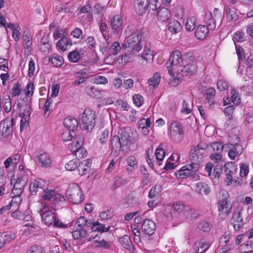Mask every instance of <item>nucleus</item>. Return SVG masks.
<instances>
[{"label": "nucleus", "instance_id": "nucleus-45", "mask_svg": "<svg viewBox=\"0 0 253 253\" xmlns=\"http://www.w3.org/2000/svg\"><path fill=\"white\" fill-rule=\"evenodd\" d=\"M81 58L80 53L77 50L70 52L68 55V60L73 63L77 62Z\"/></svg>", "mask_w": 253, "mask_h": 253}, {"label": "nucleus", "instance_id": "nucleus-49", "mask_svg": "<svg viewBox=\"0 0 253 253\" xmlns=\"http://www.w3.org/2000/svg\"><path fill=\"white\" fill-rule=\"evenodd\" d=\"M99 27L100 32H101L103 37L105 38V40L107 41L106 37V33L108 30V26L107 23L104 21L101 18L100 20L99 23Z\"/></svg>", "mask_w": 253, "mask_h": 253}, {"label": "nucleus", "instance_id": "nucleus-21", "mask_svg": "<svg viewBox=\"0 0 253 253\" xmlns=\"http://www.w3.org/2000/svg\"><path fill=\"white\" fill-rule=\"evenodd\" d=\"M231 222L235 230L238 231L243 226V219L241 217L240 212L234 211Z\"/></svg>", "mask_w": 253, "mask_h": 253}, {"label": "nucleus", "instance_id": "nucleus-37", "mask_svg": "<svg viewBox=\"0 0 253 253\" xmlns=\"http://www.w3.org/2000/svg\"><path fill=\"white\" fill-rule=\"evenodd\" d=\"M161 76L158 73H155L153 77L148 80L149 85L153 86L154 88L157 87L160 84Z\"/></svg>", "mask_w": 253, "mask_h": 253}, {"label": "nucleus", "instance_id": "nucleus-50", "mask_svg": "<svg viewBox=\"0 0 253 253\" xmlns=\"http://www.w3.org/2000/svg\"><path fill=\"white\" fill-rule=\"evenodd\" d=\"M79 164L78 159H74L70 161L65 165V168L67 170L72 171L76 169Z\"/></svg>", "mask_w": 253, "mask_h": 253}, {"label": "nucleus", "instance_id": "nucleus-40", "mask_svg": "<svg viewBox=\"0 0 253 253\" xmlns=\"http://www.w3.org/2000/svg\"><path fill=\"white\" fill-rule=\"evenodd\" d=\"M83 143V140L82 138H76L74 139V141L72 143V144L69 146V149L71 152L74 154V153L77 151V149H78V146H82Z\"/></svg>", "mask_w": 253, "mask_h": 253}, {"label": "nucleus", "instance_id": "nucleus-61", "mask_svg": "<svg viewBox=\"0 0 253 253\" xmlns=\"http://www.w3.org/2000/svg\"><path fill=\"white\" fill-rule=\"evenodd\" d=\"M65 201V198L63 195L59 193L55 192V194L53 197V204L54 206L60 205V203L64 202Z\"/></svg>", "mask_w": 253, "mask_h": 253}, {"label": "nucleus", "instance_id": "nucleus-36", "mask_svg": "<svg viewBox=\"0 0 253 253\" xmlns=\"http://www.w3.org/2000/svg\"><path fill=\"white\" fill-rule=\"evenodd\" d=\"M180 29L181 25L178 21L173 20L169 23V30L171 33L175 34L178 32Z\"/></svg>", "mask_w": 253, "mask_h": 253}, {"label": "nucleus", "instance_id": "nucleus-26", "mask_svg": "<svg viewBox=\"0 0 253 253\" xmlns=\"http://www.w3.org/2000/svg\"><path fill=\"white\" fill-rule=\"evenodd\" d=\"M64 126L67 130L74 131L76 130L78 126V122L75 118H66L64 121Z\"/></svg>", "mask_w": 253, "mask_h": 253}, {"label": "nucleus", "instance_id": "nucleus-15", "mask_svg": "<svg viewBox=\"0 0 253 253\" xmlns=\"http://www.w3.org/2000/svg\"><path fill=\"white\" fill-rule=\"evenodd\" d=\"M227 147L229 149L228 155L231 160H234L236 157L239 156L242 153V146L238 144H232L228 143L226 144Z\"/></svg>", "mask_w": 253, "mask_h": 253}, {"label": "nucleus", "instance_id": "nucleus-1", "mask_svg": "<svg viewBox=\"0 0 253 253\" xmlns=\"http://www.w3.org/2000/svg\"><path fill=\"white\" fill-rule=\"evenodd\" d=\"M136 132L130 127H126L121 133L120 137L122 144V151L127 152L134 151L137 148L135 144L137 139L134 136Z\"/></svg>", "mask_w": 253, "mask_h": 253}, {"label": "nucleus", "instance_id": "nucleus-8", "mask_svg": "<svg viewBox=\"0 0 253 253\" xmlns=\"http://www.w3.org/2000/svg\"><path fill=\"white\" fill-rule=\"evenodd\" d=\"M200 166L199 164H190L182 167L179 170L175 172V176L177 178H186L189 176L190 173H192V170H198Z\"/></svg>", "mask_w": 253, "mask_h": 253}, {"label": "nucleus", "instance_id": "nucleus-14", "mask_svg": "<svg viewBox=\"0 0 253 253\" xmlns=\"http://www.w3.org/2000/svg\"><path fill=\"white\" fill-rule=\"evenodd\" d=\"M218 211L220 214L222 215L223 217H227L231 212L232 206L227 201L226 199L219 200L217 203Z\"/></svg>", "mask_w": 253, "mask_h": 253}, {"label": "nucleus", "instance_id": "nucleus-17", "mask_svg": "<svg viewBox=\"0 0 253 253\" xmlns=\"http://www.w3.org/2000/svg\"><path fill=\"white\" fill-rule=\"evenodd\" d=\"M149 5L148 0H135L134 2V9L136 12L139 15L145 13Z\"/></svg>", "mask_w": 253, "mask_h": 253}, {"label": "nucleus", "instance_id": "nucleus-6", "mask_svg": "<svg viewBox=\"0 0 253 253\" xmlns=\"http://www.w3.org/2000/svg\"><path fill=\"white\" fill-rule=\"evenodd\" d=\"M209 149V145L201 142L195 146L190 151V158L193 164H199L203 159V153L204 150Z\"/></svg>", "mask_w": 253, "mask_h": 253}, {"label": "nucleus", "instance_id": "nucleus-33", "mask_svg": "<svg viewBox=\"0 0 253 253\" xmlns=\"http://www.w3.org/2000/svg\"><path fill=\"white\" fill-rule=\"evenodd\" d=\"M48 60L55 67H60L64 63L63 58L57 54H53Z\"/></svg>", "mask_w": 253, "mask_h": 253}, {"label": "nucleus", "instance_id": "nucleus-52", "mask_svg": "<svg viewBox=\"0 0 253 253\" xmlns=\"http://www.w3.org/2000/svg\"><path fill=\"white\" fill-rule=\"evenodd\" d=\"M226 13L227 17L229 20H235L238 19L237 14L229 6H227L226 8Z\"/></svg>", "mask_w": 253, "mask_h": 253}, {"label": "nucleus", "instance_id": "nucleus-64", "mask_svg": "<svg viewBox=\"0 0 253 253\" xmlns=\"http://www.w3.org/2000/svg\"><path fill=\"white\" fill-rule=\"evenodd\" d=\"M184 214L186 218L188 220H191L195 218L197 214L194 210L188 209L184 211Z\"/></svg>", "mask_w": 253, "mask_h": 253}, {"label": "nucleus", "instance_id": "nucleus-7", "mask_svg": "<svg viewBox=\"0 0 253 253\" xmlns=\"http://www.w3.org/2000/svg\"><path fill=\"white\" fill-rule=\"evenodd\" d=\"M183 57L181 52L179 50H175L171 54L169 61L170 65L168 66L169 73L170 76H173L174 71L176 70L177 66H181L183 64Z\"/></svg>", "mask_w": 253, "mask_h": 253}, {"label": "nucleus", "instance_id": "nucleus-58", "mask_svg": "<svg viewBox=\"0 0 253 253\" xmlns=\"http://www.w3.org/2000/svg\"><path fill=\"white\" fill-rule=\"evenodd\" d=\"M111 145L112 148H119L122 151V144L120 136L117 135L114 136L112 139Z\"/></svg>", "mask_w": 253, "mask_h": 253}, {"label": "nucleus", "instance_id": "nucleus-62", "mask_svg": "<svg viewBox=\"0 0 253 253\" xmlns=\"http://www.w3.org/2000/svg\"><path fill=\"white\" fill-rule=\"evenodd\" d=\"M78 146V149H77V151L74 153L75 155L78 159L83 158L86 157V152L84 148H83L82 146Z\"/></svg>", "mask_w": 253, "mask_h": 253}, {"label": "nucleus", "instance_id": "nucleus-35", "mask_svg": "<svg viewBox=\"0 0 253 253\" xmlns=\"http://www.w3.org/2000/svg\"><path fill=\"white\" fill-rule=\"evenodd\" d=\"M86 234L85 228L76 227V230L73 232L72 235L74 239L78 240L85 237Z\"/></svg>", "mask_w": 253, "mask_h": 253}, {"label": "nucleus", "instance_id": "nucleus-19", "mask_svg": "<svg viewBox=\"0 0 253 253\" xmlns=\"http://www.w3.org/2000/svg\"><path fill=\"white\" fill-rule=\"evenodd\" d=\"M91 161L89 159H86L81 163L79 162L78 165L77 169L78 173L81 175L86 174L90 168Z\"/></svg>", "mask_w": 253, "mask_h": 253}, {"label": "nucleus", "instance_id": "nucleus-34", "mask_svg": "<svg viewBox=\"0 0 253 253\" xmlns=\"http://www.w3.org/2000/svg\"><path fill=\"white\" fill-rule=\"evenodd\" d=\"M40 50L44 54L48 52L50 48L48 39L47 37L43 36L41 40L40 44Z\"/></svg>", "mask_w": 253, "mask_h": 253}, {"label": "nucleus", "instance_id": "nucleus-43", "mask_svg": "<svg viewBox=\"0 0 253 253\" xmlns=\"http://www.w3.org/2000/svg\"><path fill=\"white\" fill-rule=\"evenodd\" d=\"M121 47L119 42H115L112 43L110 47H109V55H117L121 50Z\"/></svg>", "mask_w": 253, "mask_h": 253}, {"label": "nucleus", "instance_id": "nucleus-63", "mask_svg": "<svg viewBox=\"0 0 253 253\" xmlns=\"http://www.w3.org/2000/svg\"><path fill=\"white\" fill-rule=\"evenodd\" d=\"M134 104L137 107H140L144 102V99L140 94H135L133 96Z\"/></svg>", "mask_w": 253, "mask_h": 253}, {"label": "nucleus", "instance_id": "nucleus-28", "mask_svg": "<svg viewBox=\"0 0 253 253\" xmlns=\"http://www.w3.org/2000/svg\"><path fill=\"white\" fill-rule=\"evenodd\" d=\"M216 20L212 17V15L211 13L205 15V23L206 24V26L210 31H213L215 29Z\"/></svg>", "mask_w": 253, "mask_h": 253}, {"label": "nucleus", "instance_id": "nucleus-4", "mask_svg": "<svg viewBox=\"0 0 253 253\" xmlns=\"http://www.w3.org/2000/svg\"><path fill=\"white\" fill-rule=\"evenodd\" d=\"M141 37L142 32L140 30H136L127 36L126 42L130 46L132 53H136L142 49V46L140 44Z\"/></svg>", "mask_w": 253, "mask_h": 253}, {"label": "nucleus", "instance_id": "nucleus-5", "mask_svg": "<svg viewBox=\"0 0 253 253\" xmlns=\"http://www.w3.org/2000/svg\"><path fill=\"white\" fill-rule=\"evenodd\" d=\"M66 195L68 200L73 204H79L83 200L82 191L76 184L69 186L66 191Z\"/></svg>", "mask_w": 253, "mask_h": 253}, {"label": "nucleus", "instance_id": "nucleus-44", "mask_svg": "<svg viewBox=\"0 0 253 253\" xmlns=\"http://www.w3.org/2000/svg\"><path fill=\"white\" fill-rule=\"evenodd\" d=\"M55 192L56 191L54 190L46 188L42 192V199L44 200L49 201L54 197Z\"/></svg>", "mask_w": 253, "mask_h": 253}, {"label": "nucleus", "instance_id": "nucleus-55", "mask_svg": "<svg viewBox=\"0 0 253 253\" xmlns=\"http://www.w3.org/2000/svg\"><path fill=\"white\" fill-rule=\"evenodd\" d=\"M87 93L92 97H97L100 94V91L97 90L94 86L87 87L85 88Z\"/></svg>", "mask_w": 253, "mask_h": 253}, {"label": "nucleus", "instance_id": "nucleus-60", "mask_svg": "<svg viewBox=\"0 0 253 253\" xmlns=\"http://www.w3.org/2000/svg\"><path fill=\"white\" fill-rule=\"evenodd\" d=\"M7 26L10 29H11L12 30V38L16 42L18 41L20 39V33H19V32L17 29L14 28V25L12 23L8 24Z\"/></svg>", "mask_w": 253, "mask_h": 253}, {"label": "nucleus", "instance_id": "nucleus-46", "mask_svg": "<svg viewBox=\"0 0 253 253\" xmlns=\"http://www.w3.org/2000/svg\"><path fill=\"white\" fill-rule=\"evenodd\" d=\"M120 242L123 246L126 249H130L132 243L128 235H124L120 239Z\"/></svg>", "mask_w": 253, "mask_h": 253}, {"label": "nucleus", "instance_id": "nucleus-20", "mask_svg": "<svg viewBox=\"0 0 253 253\" xmlns=\"http://www.w3.org/2000/svg\"><path fill=\"white\" fill-rule=\"evenodd\" d=\"M195 191L199 194L207 195L211 190L206 182L199 181L195 185Z\"/></svg>", "mask_w": 253, "mask_h": 253}, {"label": "nucleus", "instance_id": "nucleus-25", "mask_svg": "<svg viewBox=\"0 0 253 253\" xmlns=\"http://www.w3.org/2000/svg\"><path fill=\"white\" fill-rule=\"evenodd\" d=\"M123 20L121 16L117 15L113 17L111 20V26L116 31H120L122 29Z\"/></svg>", "mask_w": 253, "mask_h": 253}, {"label": "nucleus", "instance_id": "nucleus-38", "mask_svg": "<svg viewBox=\"0 0 253 253\" xmlns=\"http://www.w3.org/2000/svg\"><path fill=\"white\" fill-rule=\"evenodd\" d=\"M196 20L194 17H189L185 23V29L187 31H192L196 27Z\"/></svg>", "mask_w": 253, "mask_h": 253}, {"label": "nucleus", "instance_id": "nucleus-47", "mask_svg": "<svg viewBox=\"0 0 253 253\" xmlns=\"http://www.w3.org/2000/svg\"><path fill=\"white\" fill-rule=\"evenodd\" d=\"M162 189V187L160 184H156L150 190L148 197L150 198L155 197L161 192Z\"/></svg>", "mask_w": 253, "mask_h": 253}, {"label": "nucleus", "instance_id": "nucleus-27", "mask_svg": "<svg viewBox=\"0 0 253 253\" xmlns=\"http://www.w3.org/2000/svg\"><path fill=\"white\" fill-rule=\"evenodd\" d=\"M72 44L71 42L67 38H62L56 43V48L59 51H64L67 50L68 45Z\"/></svg>", "mask_w": 253, "mask_h": 253}, {"label": "nucleus", "instance_id": "nucleus-10", "mask_svg": "<svg viewBox=\"0 0 253 253\" xmlns=\"http://www.w3.org/2000/svg\"><path fill=\"white\" fill-rule=\"evenodd\" d=\"M27 176H18L13 185L12 193L14 196H19L22 193L27 184Z\"/></svg>", "mask_w": 253, "mask_h": 253}, {"label": "nucleus", "instance_id": "nucleus-11", "mask_svg": "<svg viewBox=\"0 0 253 253\" xmlns=\"http://www.w3.org/2000/svg\"><path fill=\"white\" fill-rule=\"evenodd\" d=\"M45 186V181L40 178L31 179L29 185V190L33 195H36L38 192L41 191Z\"/></svg>", "mask_w": 253, "mask_h": 253}, {"label": "nucleus", "instance_id": "nucleus-24", "mask_svg": "<svg viewBox=\"0 0 253 253\" xmlns=\"http://www.w3.org/2000/svg\"><path fill=\"white\" fill-rule=\"evenodd\" d=\"M210 31L206 25H200L196 29L195 36L198 39L203 40L207 37Z\"/></svg>", "mask_w": 253, "mask_h": 253}, {"label": "nucleus", "instance_id": "nucleus-18", "mask_svg": "<svg viewBox=\"0 0 253 253\" xmlns=\"http://www.w3.org/2000/svg\"><path fill=\"white\" fill-rule=\"evenodd\" d=\"M211 243L208 241L200 240L196 242L194 245V250L197 253H203L210 247Z\"/></svg>", "mask_w": 253, "mask_h": 253}, {"label": "nucleus", "instance_id": "nucleus-2", "mask_svg": "<svg viewBox=\"0 0 253 253\" xmlns=\"http://www.w3.org/2000/svg\"><path fill=\"white\" fill-rule=\"evenodd\" d=\"M82 128L84 130H91L95 124V113L90 109H85L79 117Z\"/></svg>", "mask_w": 253, "mask_h": 253}, {"label": "nucleus", "instance_id": "nucleus-16", "mask_svg": "<svg viewBox=\"0 0 253 253\" xmlns=\"http://www.w3.org/2000/svg\"><path fill=\"white\" fill-rule=\"evenodd\" d=\"M141 229L144 233L151 235L154 233L156 229V225L152 220L145 219L142 223Z\"/></svg>", "mask_w": 253, "mask_h": 253}, {"label": "nucleus", "instance_id": "nucleus-53", "mask_svg": "<svg viewBox=\"0 0 253 253\" xmlns=\"http://www.w3.org/2000/svg\"><path fill=\"white\" fill-rule=\"evenodd\" d=\"M155 156L158 160L157 164L159 166L161 165V161L165 156V152L162 148H157L155 151Z\"/></svg>", "mask_w": 253, "mask_h": 253}, {"label": "nucleus", "instance_id": "nucleus-31", "mask_svg": "<svg viewBox=\"0 0 253 253\" xmlns=\"http://www.w3.org/2000/svg\"><path fill=\"white\" fill-rule=\"evenodd\" d=\"M215 89L213 87H209L206 90L205 98L211 105L214 103Z\"/></svg>", "mask_w": 253, "mask_h": 253}, {"label": "nucleus", "instance_id": "nucleus-41", "mask_svg": "<svg viewBox=\"0 0 253 253\" xmlns=\"http://www.w3.org/2000/svg\"><path fill=\"white\" fill-rule=\"evenodd\" d=\"M127 51L129 52V53H126L120 57L118 59L120 63L122 64H125L132 60V56L135 53H132V49H130V50H128Z\"/></svg>", "mask_w": 253, "mask_h": 253}, {"label": "nucleus", "instance_id": "nucleus-3", "mask_svg": "<svg viewBox=\"0 0 253 253\" xmlns=\"http://www.w3.org/2000/svg\"><path fill=\"white\" fill-rule=\"evenodd\" d=\"M50 204L47 202H42L40 211L42 221L48 226L53 224L56 218V213L51 210L55 211L56 208L54 206H50Z\"/></svg>", "mask_w": 253, "mask_h": 253}, {"label": "nucleus", "instance_id": "nucleus-23", "mask_svg": "<svg viewBox=\"0 0 253 253\" xmlns=\"http://www.w3.org/2000/svg\"><path fill=\"white\" fill-rule=\"evenodd\" d=\"M180 70L183 74L185 75H192L197 72V65L194 63L187 64L180 68Z\"/></svg>", "mask_w": 253, "mask_h": 253}, {"label": "nucleus", "instance_id": "nucleus-51", "mask_svg": "<svg viewBox=\"0 0 253 253\" xmlns=\"http://www.w3.org/2000/svg\"><path fill=\"white\" fill-rule=\"evenodd\" d=\"M22 40L23 42H24V47L25 48L28 49L30 48L32 45V37L28 33L24 32L23 35Z\"/></svg>", "mask_w": 253, "mask_h": 253}, {"label": "nucleus", "instance_id": "nucleus-48", "mask_svg": "<svg viewBox=\"0 0 253 253\" xmlns=\"http://www.w3.org/2000/svg\"><path fill=\"white\" fill-rule=\"evenodd\" d=\"M208 145H209V149L210 147L212 148L213 151L216 152V153H221L223 149V145L220 142H215Z\"/></svg>", "mask_w": 253, "mask_h": 253}, {"label": "nucleus", "instance_id": "nucleus-22", "mask_svg": "<svg viewBox=\"0 0 253 253\" xmlns=\"http://www.w3.org/2000/svg\"><path fill=\"white\" fill-rule=\"evenodd\" d=\"M170 15V10L163 7L158 10L157 12V19L160 22H165L169 19Z\"/></svg>", "mask_w": 253, "mask_h": 253}, {"label": "nucleus", "instance_id": "nucleus-56", "mask_svg": "<svg viewBox=\"0 0 253 253\" xmlns=\"http://www.w3.org/2000/svg\"><path fill=\"white\" fill-rule=\"evenodd\" d=\"M171 76L173 78L169 81V84L171 86H176L181 83L183 79L182 75H180L179 73L177 74V76L175 78L174 77V75L173 76Z\"/></svg>", "mask_w": 253, "mask_h": 253}, {"label": "nucleus", "instance_id": "nucleus-29", "mask_svg": "<svg viewBox=\"0 0 253 253\" xmlns=\"http://www.w3.org/2000/svg\"><path fill=\"white\" fill-rule=\"evenodd\" d=\"M138 56L141 58L142 63H147L153 60V54L149 49H144L143 52Z\"/></svg>", "mask_w": 253, "mask_h": 253}, {"label": "nucleus", "instance_id": "nucleus-9", "mask_svg": "<svg viewBox=\"0 0 253 253\" xmlns=\"http://www.w3.org/2000/svg\"><path fill=\"white\" fill-rule=\"evenodd\" d=\"M183 133V130L181 124L174 121L171 124L170 126V136L173 140L179 141L181 139V136Z\"/></svg>", "mask_w": 253, "mask_h": 253}, {"label": "nucleus", "instance_id": "nucleus-13", "mask_svg": "<svg viewBox=\"0 0 253 253\" xmlns=\"http://www.w3.org/2000/svg\"><path fill=\"white\" fill-rule=\"evenodd\" d=\"M34 161L37 165L43 168L49 167L52 163L49 155L44 152L37 155L34 158Z\"/></svg>", "mask_w": 253, "mask_h": 253}, {"label": "nucleus", "instance_id": "nucleus-54", "mask_svg": "<svg viewBox=\"0 0 253 253\" xmlns=\"http://www.w3.org/2000/svg\"><path fill=\"white\" fill-rule=\"evenodd\" d=\"M114 215V211L112 209H110L106 211L101 212L100 214V217L103 220L111 219Z\"/></svg>", "mask_w": 253, "mask_h": 253}, {"label": "nucleus", "instance_id": "nucleus-57", "mask_svg": "<svg viewBox=\"0 0 253 253\" xmlns=\"http://www.w3.org/2000/svg\"><path fill=\"white\" fill-rule=\"evenodd\" d=\"M91 82L93 84H106L108 83V80L104 76H97L92 79Z\"/></svg>", "mask_w": 253, "mask_h": 253}, {"label": "nucleus", "instance_id": "nucleus-30", "mask_svg": "<svg viewBox=\"0 0 253 253\" xmlns=\"http://www.w3.org/2000/svg\"><path fill=\"white\" fill-rule=\"evenodd\" d=\"M99 239V237L98 236H95L93 238H89L88 239V241H92L94 242L93 245L95 247H103L105 249L108 248L110 247L109 244L108 242L104 241V240H102L100 241H98V240Z\"/></svg>", "mask_w": 253, "mask_h": 253}, {"label": "nucleus", "instance_id": "nucleus-42", "mask_svg": "<svg viewBox=\"0 0 253 253\" xmlns=\"http://www.w3.org/2000/svg\"><path fill=\"white\" fill-rule=\"evenodd\" d=\"M1 237L3 239L2 247H3L6 243H9L11 240H13L15 235L11 232H6L1 234Z\"/></svg>", "mask_w": 253, "mask_h": 253}, {"label": "nucleus", "instance_id": "nucleus-59", "mask_svg": "<svg viewBox=\"0 0 253 253\" xmlns=\"http://www.w3.org/2000/svg\"><path fill=\"white\" fill-rule=\"evenodd\" d=\"M231 99L232 102L237 105L240 103V97L238 92L235 89H233L231 91Z\"/></svg>", "mask_w": 253, "mask_h": 253}, {"label": "nucleus", "instance_id": "nucleus-39", "mask_svg": "<svg viewBox=\"0 0 253 253\" xmlns=\"http://www.w3.org/2000/svg\"><path fill=\"white\" fill-rule=\"evenodd\" d=\"M31 108L28 104H26L24 106V110L23 112L20 113L19 116L23 119L24 122L28 121L30 119Z\"/></svg>", "mask_w": 253, "mask_h": 253}, {"label": "nucleus", "instance_id": "nucleus-12", "mask_svg": "<svg viewBox=\"0 0 253 253\" xmlns=\"http://www.w3.org/2000/svg\"><path fill=\"white\" fill-rule=\"evenodd\" d=\"M13 123L12 118H7L3 122L2 132L1 134V140L8 139L12 135V126Z\"/></svg>", "mask_w": 253, "mask_h": 253}, {"label": "nucleus", "instance_id": "nucleus-32", "mask_svg": "<svg viewBox=\"0 0 253 253\" xmlns=\"http://www.w3.org/2000/svg\"><path fill=\"white\" fill-rule=\"evenodd\" d=\"M235 171L236 169L233 166H231L230 168L226 167L225 171L227 174L225 180L227 185H230L231 184L233 180L232 174H234Z\"/></svg>", "mask_w": 253, "mask_h": 253}]
</instances>
